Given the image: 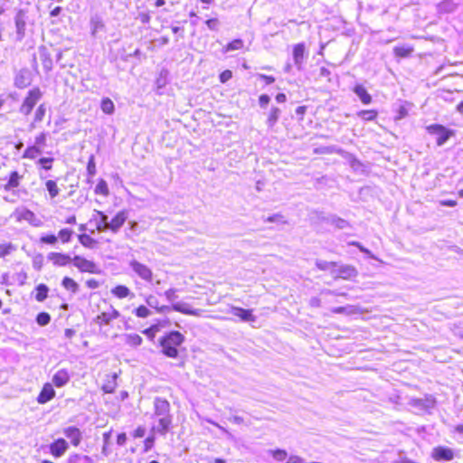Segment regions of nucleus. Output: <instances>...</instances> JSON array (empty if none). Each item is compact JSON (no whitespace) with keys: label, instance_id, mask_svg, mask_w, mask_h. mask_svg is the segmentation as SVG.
I'll list each match as a JSON object with an SVG mask.
<instances>
[{"label":"nucleus","instance_id":"nucleus-1","mask_svg":"<svg viewBox=\"0 0 463 463\" xmlns=\"http://www.w3.org/2000/svg\"><path fill=\"white\" fill-rule=\"evenodd\" d=\"M154 414L158 418V424L153 427V430L165 435L172 424L170 414V403L164 398L156 397L154 401Z\"/></svg>","mask_w":463,"mask_h":463},{"label":"nucleus","instance_id":"nucleus-2","mask_svg":"<svg viewBox=\"0 0 463 463\" xmlns=\"http://www.w3.org/2000/svg\"><path fill=\"white\" fill-rule=\"evenodd\" d=\"M184 341V336L178 331H172L163 336L160 340L162 352L165 355L171 358L178 356L177 347Z\"/></svg>","mask_w":463,"mask_h":463},{"label":"nucleus","instance_id":"nucleus-3","mask_svg":"<svg viewBox=\"0 0 463 463\" xmlns=\"http://www.w3.org/2000/svg\"><path fill=\"white\" fill-rule=\"evenodd\" d=\"M128 266L137 278L147 284H152L154 274L152 269L147 265L133 259L129 260Z\"/></svg>","mask_w":463,"mask_h":463},{"label":"nucleus","instance_id":"nucleus-4","mask_svg":"<svg viewBox=\"0 0 463 463\" xmlns=\"http://www.w3.org/2000/svg\"><path fill=\"white\" fill-rule=\"evenodd\" d=\"M409 405L420 413L430 412L436 405V399L432 395H426L424 398H412L410 400Z\"/></svg>","mask_w":463,"mask_h":463},{"label":"nucleus","instance_id":"nucleus-5","mask_svg":"<svg viewBox=\"0 0 463 463\" xmlns=\"http://www.w3.org/2000/svg\"><path fill=\"white\" fill-rule=\"evenodd\" d=\"M427 131L436 137L438 146H443L448 139L453 135V131L446 128L442 125H430L427 127Z\"/></svg>","mask_w":463,"mask_h":463},{"label":"nucleus","instance_id":"nucleus-6","mask_svg":"<svg viewBox=\"0 0 463 463\" xmlns=\"http://www.w3.org/2000/svg\"><path fill=\"white\" fill-rule=\"evenodd\" d=\"M42 91L39 88L31 90L21 106V112L24 115L30 114L33 107L42 98Z\"/></svg>","mask_w":463,"mask_h":463},{"label":"nucleus","instance_id":"nucleus-7","mask_svg":"<svg viewBox=\"0 0 463 463\" xmlns=\"http://www.w3.org/2000/svg\"><path fill=\"white\" fill-rule=\"evenodd\" d=\"M73 265L81 272L97 273V265L81 256H74L72 259Z\"/></svg>","mask_w":463,"mask_h":463},{"label":"nucleus","instance_id":"nucleus-8","mask_svg":"<svg viewBox=\"0 0 463 463\" xmlns=\"http://www.w3.org/2000/svg\"><path fill=\"white\" fill-rule=\"evenodd\" d=\"M462 1L463 0H442L436 5L437 12L439 14L454 13Z\"/></svg>","mask_w":463,"mask_h":463},{"label":"nucleus","instance_id":"nucleus-9","mask_svg":"<svg viewBox=\"0 0 463 463\" xmlns=\"http://www.w3.org/2000/svg\"><path fill=\"white\" fill-rule=\"evenodd\" d=\"M431 457L437 460H452L454 458V452L451 449L442 446L435 447L432 449Z\"/></svg>","mask_w":463,"mask_h":463},{"label":"nucleus","instance_id":"nucleus-10","mask_svg":"<svg viewBox=\"0 0 463 463\" xmlns=\"http://www.w3.org/2000/svg\"><path fill=\"white\" fill-rule=\"evenodd\" d=\"M332 274H335V277L341 278L343 279H351L357 276L358 272L356 269L351 265H341L336 269L331 270Z\"/></svg>","mask_w":463,"mask_h":463},{"label":"nucleus","instance_id":"nucleus-11","mask_svg":"<svg viewBox=\"0 0 463 463\" xmlns=\"http://www.w3.org/2000/svg\"><path fill=\"white\" fill-rule=\"evenodd\" d=\"M64 436L71 440L74 447H78L82 439L81 430L74 426H69L62 430Z\"/></svg>","mask_w":463,"mask_h":463},{"label":"nucleus","instance_id":"nucleus-12","mask_svg":"<svg viewBox=\"0 0 463 463\" xmlns=\"http://www.w3.org/2000/svg\"><path fill=\"white\" fill-rule=\"evenodd\" d=\"M128 217V213L126 210L118 212L115 217L109 222V230L113 232H118L123 226Z\"/></svg>","mask_w":463,"mask_h":463},{"label":"nucleus","instance_id":"nucleus-13","mask_svg":"<svg viewBox=\"0 0 463 463\" xmlns=\"http://www.w3.org/2000/svg\"><path fill=\"white\" fill-rule=\"evenodd\" d=\"M69 449V444L64 439H58L50 445V452L55 458H61Z\"/></svg>","mask_w":463,"mask_h":463},{"label":"nucleus","instance_id":"nucleus-14","mask_svg":"<svg viewBox=\"0 0 463 463\" xmlns=\"http://www.w3.org/2000/svg\"><path fill=\"white\" fill-rule=\"evenodd\" d=\"M47 260L52 261L54 266L63 267L72 261L70 255L61 252H50L47 255Z\"/></svg>","mask_w":463,"mask_h":463},{"label":"nucleus","instance_id":"nucleus-15","mask_svg":"<svg viewBox=\"0 0 463 463\" xmlns=\"http://www.w3.org/2000/svg\"><path fill=\"white\" fill-rule=\"evenodd\" d=\"M231 314L238 317L243 322H255L256 317L252 315L250 309H244L239 307H232Z\"/></svg>","mask_w":463,"mask_h":463},{"label":"nucleus","instance_id":"nucleus-16","mask_svg":"<svg viewBox=\"0 0 463 463\" xmlns=\"http://www.w3.org/2000/svg\"><path fill=\"white\" fill-rule=\"evenodd\" d=\"M71 379L70 373L65 369H60L58 370L54 375L52 376V383L58 387H63L66 385Z\"/></svg>","mask_w":463,"mask_h":463},{"label":"nucleus","instance_id":"nucleus-17","mask_svg":"<svg viewBox=\"0 0 463 463\" xmlns=\"http://www.w3.org/2000/svg\"><path fill=\"white\" fill-rule=\"evenodd\" d=\"M55 395V391L51 383H45L38 395L37 402L44 404L52 400Z\"/></svg>","mask_w":463,"mask_h":463},{"label":"nucleus","instance_id":"nucleus-18","mask_svg":"<svg viewBox=\"0 0 463 463\" xmlns=\"http://www.w3.org/2000/svg\"><path fill=\"white\" fill-rule=\"evenodd\" d=\"M120 316L119 312L114 308L109 312H102L96 317V322L99 325H109L112 320Z\"/></svg>","mask_w":463,"mask_h":463},{"label":"nucleus","instance_id":"nucleus-19","mask_svg":"<svg viewBox=\"0 0 463 463\" xmlns=\"http://www.w3.org/2000/svg\"><path fill=\"white\" fill-rule=\"evenodd\" d=\"M305 58V44L304 43H298L294 46L293 49V59L295 64L298 66V69L301 68V65L304 61Z\"/></svg>","mask_w":463,"mask_h":463},{"label":"nucleus","instance_id":"nucleus-20","mask_svg":"<svg viewBox=\"0 0 463 463\" xmlns=\"http://www.w3.org/2000/svg\"><path fill=\"white\" fill-rule=\"evenodd\" d=\"M172 308L175 311L180 312V313L184 314V315H193V316H198L199 315V310L193 309L190 307L189 304L184 303V302L174 303L173 306H172Z\"/></svg>","mask_w":463,"mask_h":463},{"label":"nucleus","instance_id":"nucleus-21","mask_svg":"<svg viewBox=\"0 0 463 463\" xmlns=\"http://www.w3.org/2000/svg\"><path fill=\"white\" fill-rule=\"evenodd\" d=\"M15 27L18 38L21 40L24 35L25 20L23 11H19L15 15Z\"/></svg>","mask_w":463,"mask_h":463},{"label":"nucleus","instance_id":"nucleus-22","mask_svg":"<svg viewBox=\"0 0 463 463\" xmlns=\"http://www.w3.org/2000/svg\"><path fill=\"white\" fill-rule=\"evenodd\" d=\"M22 178V175L18 174L16 171H13L10 174L9 179L7 183L5 184L4 188L5 191H10L14 188H16L20 184V180Z\"/></svg>","mask_w":463,"mask_h":463},{"label":"nucleus","instance_id":"nucleus-23","mask_svg":"<svg viewBox=\"0 0 463 463\" xmlns=\"http://www.w3.org/2000/svg\"><path fill=\"white\" fill-rule=\"evenodd\" d=\"M117 373H113L112 375H109L105 383L102 386V390L106 393H113L117 387Z\"/></svg>","mask_w":463,"mask_h":463},{"label":"nucleus","instance_id":"nucleus-24","mask_svg":"<svg viewBox=\"0 0 463 463\" xmlns=\"http://www.w3.org/2000/svg\"><path fill=\"white\" fill-rule=\"evenodd\" d=\"M111 293L118 298H125L131 295L130 289L124 285L116 286L111 289Z\"/></svg>","mask_w":463,"mask_h":463},{"label":"nucleus","instance_id":"nucleus-25","mask_svg":"<svg viewBox=\"0 0 463 463\" xmlns=\"http://www.w3.org/2000/svg\"><path fill=\"white\" fill-rule=\"evenodd\" d=\"M354 91L359 97L363 103L368 104L371 102V96L364 86H355Z\"/></svg>","mask_w":463,"mask_h":463},{"label":"nucleus","instance_id":"nucleus-26","mask_svg":"<svg viewBox=\"0 0 463 463\" xmlns=\"http://www.w3.org/2000/svg\"><path fill=\"white\" fill-rule=\"evenodd\" d=\"M96 213L99 216V221L97 222V230L104 232L109 230V217L103 212L96 211Z\"/></svg>","mask_w":463,"mask_h":463},{"label":"nucleus","instance_id":"nucleus-27","mask_svg":"<svg viewBox=\"0 0 463 463\" xmlns=\"http://www.w3.org/2000/svg\"><path fill=\"white\" fill-rule=\"evenodd\" d=\"M67 463H93V460L89 456L75 453L70 455Z\"/></svg>","mask_w":463,"mask_h":463},{"label":"nucleus","instance_id":"nucleus-28","mask_svg":"<svg viewBox=\"0 0 463 463\" xmlns=\"http://www.w3.org/2000/svg\"><path fill=\"white\" fill-rule=\"evenodd\" d=\"M41 154H43V148L40 147L39 146L33 145L25 149L24 153V157L34 159Z\"/></svg>","mask_w":463,"mask_h":463},{"label":"nucleus","instance_id":"nucleus-29","mask_svg":"<svg viewBox=\"0 0 463 463\" xmlns=\"http://www.w3.org/2000/svg\"><path fill=\"white\" fill-rule=\"evenodd\" d=\"M127 345L137 347L142 344V337L137 334H128L125 335Z\"/></svg>","mask_w":463,"mask_h":463},{"label":"nucleus","instance_id":"nucleus-30","mask_svg":"<svg viewBox=\"0 0 463 463\" xmlns=\"http://www.w3.org/2000/svg\"><path fill=\"white\" fill-rule=\"evenodd\" d=\"M35 299L39 302L44 301L48 297L49 288L45 284H39L36 287Z\"/></svg>","mask_w":463,"mask_h":463},{"label":"nucleus","instance_id":"nucleus-31","mask_svg":"<svg viewBox=\"0 0 463 463\" xmlns=\"http://www.w3.org/2000/svg\"><path fill=\"white\" fill-rule=\"evenodd\" d=\"M61 285L67 289L71 291L72 293H76L79 290L78 283L73 280L71 278L64 277Z\"/></svg>","mask_w":463,"mask_h":463},{"label":"nucleus","instance_id":"nucleus-32","mask_svg":"<svg viewBox=\"0 0 463 463\" xmlns=\"http://www.w3.org/2000/svg\"><path fill=\"white\" fill-rule=\"evenodd\" d=\"M331 312L334 314L352 315L356 313V307L352 305H347L345 307H333L331 308Z\"/></svg>","mask_w":463,"mask_h":463},{"label":"nucleus","instance_id":"nucleus-33","mask_svg":"<svg viewBox=\"0 0 463 463\" xmlns=\"http://www.w3.org/2000/svg\"><path fill=\"white\" fill-rule=\"evenodd\" d=\"M413 52V48L408 45L396 46L393 52L398 57H408Z\"/></svg>","mask_w":463,"mask_h":463},{"label":"nucleus","instance_id":"nucleus-34","mask_svg":"<svg viewBox=\"0 0 463 463\" xmlns=\"http://www.w3.org/2000/svg\"><path fill=\"white\" fill-rule=\"evenodd\" d=\"M78 239H79V241L80 242V244H82L84 247L90 248V249H92L97 242L92 237H90V235H88L86 233L80 234L78 236Z\"/></svg>","mask_w":463,"mask_h":463},{"label":"nucleus","instance_id":"nucleus-35","mask_svg":"<svg viewBox=\"0 0 463 463\" xmlns=\"http://www.w3.org/2000/svg\"><path fill=\"white\" fill-rule=\"evenodd\" d=\"M73 233L74 232L71 229L64 228L59 232L57 237L61 241L62 243H68L71 241Z\"/></svg>","mask_w":463,"mask_h":463},{"label":"nucleus","instance_id":"nucleus-36","mask_svg":"<svg viewBox=\"0 0 463 463\" xmlns=\"http://www.w3.org/2000/svg\"><path fill=\"white\" fill-rule=\"evenodd\" d=\"M45 185L52 199L55 198L59 194L60 189L58 188L55 181L48 180Z\"/></svg>","mask_w":463,"mask_h":463},{"label":"nucleus","instance_id":"nucleus-37","mask_svg":"<svg viewBox=\"0 0 463 463\" xmlns=\"http://www.w3.org/2000/svg\"><path fill=\"white\" fill-rule=\"evenodd\" d=\"M100 108L103 113L105 114H112L114 111V103L113 101L109 98H104L101 100Z\"/></svg>","mask_w":463,"mask_h":463},{"label":"nucleus","instance_id":"nucleus-38","mask_svg":"<svg viewBox=\"0 0 463 463\" xmlns=\"http://www.w3.org/2000/svg\"><path fill=\"white\" fill-rule=\"evenodd\" d=\"M87 173L89 175L88 183H91V178L96 175V164L94 160V156H90L88 165H87Z\"/></svg>","mask_w":463,"mask_h":463},{"label":"nucleus","instance_id":"nucleus-39","mask_svg":"<svg viewBox=\"0 0 463 463\" xmlns=\"http://www.w3.org/2000/svg\"><path fill=\"white\" fill-rule=\"evenodd\" d=\"M269 453L272 455L273 458L277 461H284L288 457L287 451L280 449L269 450Z\"/></svg>","mask_w":463,"mask_h":463},{"label":"nucleus","instance_id":"nucleus-40","mask_svg":"<svg viewBox=\"0 0 463 463\" xmlns=\"http://www.w3.org/2000/svg\"><path fill=\"white\" fill-rule=\"evenodd\" d=\"M95 194H102V195L109 194V188H108V184L105 180L100 179L99 181L98 184L95 187Z\"/></svg>","mask_w":463,"mask_h":463},{"label":"nucleus","instance_id":"nucleus-41","mask_svg":"<svg viewBox=\"0 0 463 463\" xmlns=\"http://www.w3.org/2000/svg\"><path fill=\"white\" fill-rule=\"evenodd\" d=\"M316 266L320 270H327V269H331L332 268L336 267V263L335 262H332V261H326V260H316Z\"/></svg>","mask_w":463,"mask_h":463},{"label":"nucleus","instance_id":"nucleus-42","mask_svg":"<svg viewBox=\"0 0 463 463\" xmlns=\"http://www.w3.org/2000/svg\"><path fill=\"white\" fill-rule=\"evenodd\" d=\"M41 61L46 71H50L52 69V60L46 52L41 53Z\"/></svg>","mask_w":463,"mask_h":463},{"label":"nucleus","instance_id":"nucleus-43","mask_svg":"<svg viewBox=\"0 0 463 463\" xmlns=\"http://www.w3.org/2000/svg\"><path fill=\"white\" fill-rule=\"evenodd\" d=\"M58 241V237L54 234H47L43 235L40 238V242L42 244H49V245H55Z\"/></svg>","mask_w":463,"mask_h":463},{"label":"nucleus","instance_id":"nucleus-44","mask_svg":"<svg viewBox=\"0 0 463 463\" xmlns=\"http://www.w3.org/2000/svg\"><path fill=\"white\" fill-rule=\"evenodd\" d=\"M91 27H92V34H96V33L104 27V24L101 19L98 16L92 17L90 20Z\"/></svg>","mask_w":463,"mask_h":463},{"label":"nucleus","instance_id":"nucleus-45","mask_svg":"<svg viewBox=\"0 0 463 463\" xmlns=\"http://www.w3.org/2000/svg\"><path fill=\"white\" fill-rule=\"evenodd\" d=\"M243 47V42L241 39H236L228 43L225 47V52H231L235 50H240Z\"/></svg>","mask_w":463,"mask_h":463},{"label":"nucleus","instance_id":"nucleus-46","mask_svg":"<svg viewBox=\"0 0 463 463\" xmlns=\"http://www.w3.org/2000/svg\"><path fill=\"white\" fill-rule=\"evenodd\" d=\"M51 321V316L46 312H41L36 317V322L40 326H46Z\"/></svg>","mask_w":463,"mask_h":463},{"label":"nucleus","instance_id":"nucleus-47","mask_svg":"<svg viewBox=\"0 0 463 463\" xmlns=\"http://www.w3.org/2000/svg\"><path fill=\"white\" fill-rule=\"evenodd\" d=\"M413 108V105L409 102H403L400 105L399 108V116H407L409 113L411 112V109Z\"/></svg>","mask_w":463,"mask_h":463},{"label":"nucleus","instance_id":"nucleus-48","mask_svg":"<svg viewBox=\"0 0 463 463\" xmlns=\"http://www.w3.org/2000/svg\"><path fill=\"white\" fill-rule=\"evenodd\" d=\"M52 157H41L37 163L41 165L43 169L51 170L52 167Z\"/></svg>","mask_w":463,"mask_h":463},{"label":"nucleus","instance_id":"nucleus-49","mask_svg":"<svg viewBox=\"0 0 463 463\" xmlns=\"http://www.w3.org/2000/svg\"><path fill=\"white\" fill-rule=\"evenodd\" d=\"M135 314L137 317L146 318L150 316V310L145 306H139L135 309Z\"/></svg>","mask_w":463,"mask_h":463},{"label":"nucleus","instance_id":"nucleus-50","mask_svg":"<svg viewBox=\"0 0 463 463\" xmlns=\"http://www.w3.org/2000/svg\"><path fill=\"white\" fill-rule=\"evenodd\" d=\"M331 222L338 229H345L349 226L345 220L339 217H333Z\"/></svg>","mask_w":463,"mask_h":463},{"label":"nucleus","instance_id":"nucleus-51","mask_svg":"<svg viewBox=\"0 0 463 463\" xmlns=\"http://www.w3.org/2000/svg\"><path fill=\"white\" fill-rule=\"evenodd\" d=\"M34 217H35L34 213L32 211L25 209L19 213L17 219L18 220H26V221L31 222L32 219Z\"/></svg>","mask_w":463,"mask_h":463},{"label":"nucleus","instance_id":"nucleus-52","mask_svg":"<svg viewBox=\"0 0 463 463\" xmlns=\"http://www.w3.org/2000/svg\"><path fill=\"white\" fill-rule=\"evenodd\" d=\"M14 246L9 244H1L0 245V257H5L11 253V251L14 250Z\"/></svg>","mask_w":463,"mask_h":463},{"label":"nucleus","instance_id":"nucleus-53","mask_svg":"<svg viewBox=\"0 0 463 463\" xmlns=\"http://www.w3.org/2000/svg\"><path fill=\"white\" fill-rule=\"evenodd\" d=\"M205 24H206L207 27L212 31L219 30L220 22L217 18L209 19L205 22Z\"/></svg>","mask_w":463,"mask_h":463},{"label":"nucleus","instance_id":"nucleus-54","mask_svg":"<svg viewBox=\"0 0 463 463\" xmlns=\"http://www.w3.org/2000/svg\"><path fill=\"white\" fill-rule=\"evenodd\" d=\"M265 222H279V223H287L286 220H284V217L281 214H273L269 217H268Z\"/></svg>","mask_w":463,"mask_h":463},{"label":"nucleus","instance_id":"nucleus-55","mask_svg":"<svg viewBox=\"0 0 463 463\" xmlns=\"http://www.w3.org/2000/svg\"><path fill=\"white\" fill-rule=\"evenodd\" d=\"M164 295L169 302H174L177 298L175 288L167 289Z\"/></svg>","mask_w":463,"mask_h":463},{"label":"nucleus","instance_id":"nucleus-56","mask_svg":"<svg viewBox=\"0 0 463 463\" xmlns=\"http://www.w3.org/2000/svg\"><path fill=\"white\" fill-rule=\"evenodd\" d=\"M146 304L150 307H153V308H156L157 309L158 308V300L157 298L153 296V295H149L146 298Z\"/></svg>","mask_w":463,"mask_h":463},{"label":"nucleus","instance_id":"nucleus-57","mask_svg":"<svg viewBox=\"0 0 463 463\" xmlns=\"http://www.w3.org/2000/svg\"><path fill=\"white\" fill-rule=\"evenodd\" d=\"M232 77V72L230 70H226L220 74V81L222 83L227 82Z\"/></svg>","mask_w":463,"mask_h":463},{"label":"nucleus","instance_id":"nucleus-58","mask_svg":"<svg viewBox=\"0 0 463 463\" xmlns=\"http://www.w3.org/2000/svg\"><path fill=\"white\" fill-rule=\"evenodd\" d=\"M45 142H46V135L44 133H41L39 136H37L35 137L34 145L39 146L40 147L43 148V146H45Z\"/></svg>","mask_w":463,"mask_h":463},{"label":"nucleus","instance_id":"nucleus-59","mask_svg":"<svg viewBox=\"0 0 463 463\" xmlns=\"http://www.w3.org/2000/svg\"><path fill=\"white\" fill-rule=\"evenodd\" d=\"M165 77H166V71H162L160 72L159 78L156 80V85H157L158 88H162V87H164L165 85V83H166Z\"/></svg>","mask_w":463,"mask_h":463},{"label":"nucleus","instance_id":"nucleus-60","mask_svg":"<svg viewBox=\"0 0 463 463\" xmlns=\"http://www.w3.org/2000/svg\"><path fill=\"white\" fill-rule=\"evenodd\" d=\"M27 84H28V82L25 81V79L24 78L23 74H20V75L16 76V78H15V85L18 88H24Z\"/></svg>","mask_w":463,"mask_h":463},{"label":"nucleus","instance_id":"nucleus-61","mask_svg":"<svg viewBox=\"0 0 463 463\" xmlns=\"http://www.w3.org/2000/svg\"><path fill=\"white\" fill-rule=\"evenodd\" d=\"M154 436H149L145 440V451H148L154 445Z\"/></svg>","mask_w":463,"mask_h":463},{"label":"nucleus","instance_id":"nucleus-62","mask_svg":"<svg viewBox=\"0 0 463 463\" xmlns=\"http://www.w3.org/2000/svg\"><path fill=\"white\" fill-rule=\"evenodd\" d=\"M309 306L312 307H321V299L317 297H313L309 299Z\"/></svg>","mask_w":463,"mask_h":463},{"label":"nucleus","instance_id":"nucleus-63","mask_svg":"<svg viewBox=\"0 0 463 463\" xmlns=\"http://www.w3.org/2000/svg\"><path fill=\"white\" fill-rule=\"evenodd\" d=\"M287 463H305V460L298 456L292 455L288 458Z\"/></svg>","mask_w":463,"mask_h":463},{"label":"nucleus","instance_id":"nucleus-64","mask_svg":"<svg viewBox=\"0 0 463 463\" xmlns=\"http://www.w3.org/2000/svg\"><path fill=\"white\" fill-rule=\"evenodd\" d=\"M86 285L89 288L95 289V288H99V283L96 279H90L86 281Z\"/></svg>","mask_w":463,"mask_h":463}]
</instances>
